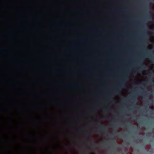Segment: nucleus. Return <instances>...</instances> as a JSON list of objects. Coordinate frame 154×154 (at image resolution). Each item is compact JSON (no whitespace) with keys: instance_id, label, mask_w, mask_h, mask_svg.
I'll return each mask as SVG.
<instances>
[{"instance_id":"f257e3e1","label":"nucleus","mask_w":154,"mask_h":154,"mask_svg":"<svg viewBox=\"0 0 154 154\" xmlns=\"http://www.w3.org/2000/svg\"><path fill=\"white\" fill-rule=\"evenodd\" d=\"M127 76V75L126 74H125L124 75H123V77L124 78L119 82L117 86V90L120 89L124 87V84L125 82L126 81V78Z\"/></svg>"},{"instance_id":"f03ea898","label":"nucleus","mask_w":154,"mask_h":154,"mask_svg":"<svg viewBox=\"0 0 154 154\" xmlns=\"http://www.w3.org/2000/svg\"><path fill=\"white\" fill-rule=\"evenodd\" d=\"M94 125L99 127L97 129V131L102 133H104L106 131V130L105 129L106 128V126L105 125H101L100 124L99 122L94 124Z\"/></svg>"},{"instance_id":"7ed1b4c3","label":"nucleus","mask_w":154,"mask_h":154,"mask_svg":"<svg viewBox=\"0 0 154 154\" xmlns=\"http://www.w3.org/2000/svg\"><path fill=\"white\" fill-rule=\"evenodd\" d=\"M151 82H153L151 79H150L149 80H146L145 81V82L147 84H151L152 83Z\"/></svg>"},{"instance_id":"20e7f679","label":"nucleus","mask_w":154,"mask_h":154,"mask_svg":"<svg viewBox=\"0 0 154 154\" xmlns=\"http://www.w3.org/2000/svg\"><path fill=\"white\" fill-rule=\"evenodd\" d=\"M147 55V56L149 57L151 59H153L152 62V63H154V58L153 56L149 55Z\"/></svg>"},{"instance_id":"39448f33","label":"nucleus","mask_w":154,"mask_h":154,"mask_svg":"<svg viewBox=\"0 0 154 154\" xmlns=\"http://www.w3.org/2000/svg\"><path fill=\"white\" fill-rule=\"evenodd\" d=\"M87 135L88 136V139L92 140L91 136L89 134H87Z\"/></svg>"},{"instance_id":"423d86ee","label":"nucleus","mask_w":154,"mask_h":154,"mask_svg":"<svg viewBox=\"0 0 154 154\" xmlns=\"http://www.w3.org/2000/svg\"><path fill=\"white\" fill-rule=\"evenodd\" d=\"M116 143V142L115 141H113L112 143L110 144V145L112 146Z\"/></svg>"},{"instance_id":"0eeeda50","label":"nucleus","mask_w":154,"mask_h":154,"mask_svg":"<svg viewBox=\"0 0 154 154\" xmlns=\"http://www.w3.org/2000/svg\"><path fill=\"white\" fill-rule=\"evenodd\" d=\"M108 99L110 101H112L113 100V99L111 97H109L108 98Z\"/></svg>"},{"instance_id":"6e6552de","label":"nucleus","mask_w":154,"mask_h":154,"mask_svg":"<svg viewBox=\"0 0 154 154\" xmlns=\"http://www.w3.org/2000/svg\"><path fill=\"white\" fill-rule=\"evenodd\" d=\"M114 94V92H110L109 93V95L112 94Z\"/></svg>"},{"instance_id":"1a4fd4ad","label":"nucleus","mask_w":154,"mask_h":154,"mask_svg":"<svg viewBox=\"0 0 154 154\" xmlns=\"http://www.w3.org/2000/svg\"><path fill=\"white\" fill-rule=\"evenodd\" d=\"M138 62L139 63H141L142 62V61L141 59L139 60H138Z\"/></svg>"},{"instance_id":"9d476101","label":"nucleus","mask_w":154,"mask_h":154,"mask_svg":"<svg viewBox=\"0 0 154 154\" xmlns=\"http://www.w3.org/2000/svg\"><path fill=\"white\" fill-rule=\"evenodd\" d=\"M137 121L138 122H140V123L141 122L140 121L139 119H137Z\"/></svg>"},{"instance_id":"9b49d317","label":"nucleus","mask_w":154,"mask_h":154,"mask_svg":"<svg viewBox=\"0 0 154 154\" xmlns=\"http://www.w3.org/2000/svg\"><path fill=\"white\" fill-rule=\"evenodd\" d=\"M95 146H96V145L95 144H94L92 145V146L93 147H95Z\"/></svg>"},{"instance_id":"f8f14e48","label":"nucleus","mask_w":154,"mask_h":154,"mask_svg":"<svg viewBox=\"0 0 154 154\" xmlns=\"http://www.w3.org/2000/svg\"><path fill=\"white\" fill-rule=\"evenodd\" d=\"M117 133V131H114V134H116Z\"/></svg>"},{"instance_id":"ddd939ff","label":"nucleus","mask_w":154,"mask_h":154,"mask_svg":"<svg viewBox=\"0 0 154 154\" xmlns=\"http://www.w3.org/2000/svg\"><path fill=\"white\" fill-rule=\"evenodd\" d=\"M140 84H140V83H137V85H138L140 86Z\"/></svg>"},{"instance_id":"4468645a","label":"nucleus","mask_w":154,"mask_h":154,"mask_svg":"<svg viewBox=\"0 0 154 154\" xmlns=\"http://www.w3.org/2000/svg\"><path fill=\"white\" fill-rule=\"evenodd\" d=\"M133 127L135 128H136V127L135 126H133Z\"/></svg>"},{"instance_id":"2eb2a0df","label":"nucleus","mask_w":154,"mask_h":154,"mask_svg":"<svg viewBox=\"0 0 154 154\" xmlns=\"http://www.w3.org/2000/svg\"><path fill=\"white\" fill-rule=\"evenodd\" d=\"M114 124V125H115V126H117L116 124Z\"/></svg>"},{"instance_id":"dca6fc26","label":"nucleus","mask_w":154,"mask_h":154,"mask_svg":"<svg viewBox=\"0 0 154 154\" xmlns=\"http://www.w3.org/2000/svg\"><path fill=\"white\" fill-rule=\"evenodd\" d=\"M140 69V68H138L137 69V70H138L139 69Z\"/></svg>"},{"instance_id":"f3484780","label":"nucleus","mask_w":154,"mask_h":154,"mask_svg":"<svg viewBox=\"0 0 154 154\" xmlns=\"http://www.w3.org/2000/svg\"><path fill=\"white\" fill-rule=\"evenodd\" d=\"M147 102H148V103H149V101H148V100H147Z\"/></svg>"},{"instance_id":"a211bd4d","label":"nucleus","mask_w":154,"mask_h":154,"mask_svg":"<svg viewBox=\"0 0 154 154\" xmlns=\"http://www.w3.org/2000/svg\"><path fill=\"white\" fill-rule=\"evenodd\" d=\"M153 107H152L151 108V109H153Z\"/></svg>"},{"instance_id":"6ab92c4d","label":"nucleus","mask_w":154,"mask_h":154,"mask_svg":"<svg viewBox=\"0 0 154 154\" xmlns=\"http://www.w3.org/2000/svg\"><path fill=\"white\" fill-rule=\"evenodd\" d=\"M131 106H133V105H131Z\"/></svg>"},{"instance_id":"aec40b11","label":"nucleus","mask_w":154,"mask_h":154,"mask_svg":"<svg viewBox=\"0 0 154 154\" xmlns=\"http://www.w3.org/2000/svg\"><path fill=\"white\" fill-rule=\"evenodd\" d=\"M146 68V67H143V68Z\"/></svg>"},{"instance_id":"412c9836","label":"nucleus","mask_w":154,"mask_h":154,"mask_svg":"<svg viewBox=\"0 0 154 154\" xmlns=\"http://www.w3.org/2000/svg\"><path fill=\"white\" fill-rule=\"evenodd\" d=\"M132 91H134V89H133V90H132Z\"/></svg>"},{"instance_id":"4be33fe9","label":"nucleus","mask_w":154,"mask_h":154,"mask_svg":"<svg viewBox=\"0 0 154 154\" xmlns=\"http://www.w3.org/2000/svg\"><path fill=\"white\" fill-rule=\"evenodd\" d=\"M145 93H146V91H145Z\"/></svg>"},{"instance_id":"5701e85b","label":"nucleus","mask_w":154,"mask_h":154,"mask_svg":"<svg viewBox=\"0 0 154 154\" xmlns=\"http://www.w3.org/2000/svg\"><path fill=\"white\" fill-rule=\"evenodd\" d=\"M143 55H142V57H143Z\"/></svg>"},{"instance_id":"b1692460","label":"nucleus","mask_w":154,"mask_h":154,"mask_svg":"<svg viewBox=\"0 0 154 154\" xmlns=\"http://www.w3.org/2000/svg\"><path fill=\"white\" fill-rule=\"evenodd\" d=\"M150 73L151 74H152V72H151Z\"/></svg>"},{"instance_id":"393cba45","label":"nucleus","mask_w":154,"mask_h":154,"mask_svg":"<svg viewBox=\"0 0 154 154\" xmlns=\"http://www.w3.org/2000/svg\"><path fill=\"white\" fill-rule=\"evenodd\" d=\"M127 124H128V122H127Z\"/></svg>"}]
</instances>
